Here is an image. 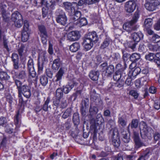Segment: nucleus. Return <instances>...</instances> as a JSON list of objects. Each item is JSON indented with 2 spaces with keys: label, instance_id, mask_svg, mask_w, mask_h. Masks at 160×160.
Listing matches in <instances>:
<instances>
[{
  "label": "nucleus",
  "instance_id": "8",
  "mask_svg": "<svg viewBox=\"0 0 160 160\" xmlns=\"http://www.w3.org/2000/svg\"><path fill=\"white\" fill-rule=\"evenodd\" d=\"M11 73L12 75V78L16 84L18 82H21L19 80L24 79L26 78L27 74L25 70H21L18 73L14 70L11 71Z\"/></svg>",
  "mask_w": 160,
  "mask_h": 160
},
{
  "label": "nucleus",
  "instance_id": "60",
  "mask_svg": "<svg viewBox=\"0 0 160 160\" xmlns=\"http://www.w3.org/2000/svg\"><path fill=\"white\" fill-rule=\"evenodd\" d=\"M156 58L154 60V62L157 64H160V52L156 54Z\"/></svg>",
  "mask_w": 160,
  "mask_h": 160
},
{
  "label": "nucleus",
  "instance_id": "41",
  "mask_svg": "<svg viewBox=\"0 0 160 160\" xmlns=\"http://www.w3.org/2000/svg\"><path fill=\"white\" fill-rule=\"evenodd\" d=\"M72 121L75 125H77L79 124L80 120L79 114L78 113H74L72 118Z\"/></svg>",
  "mask_w": 160,
  "mask_h": 160
},
{
  "label": "nucleus",
  "instance_id": "56",
  "mask_svg": "<svg viewBox=\"0 0 160 160\" xmlns=\"http://www.w3.org/2000/svg\"><path fill=\"white\" fill-rule=\"evenodd\" d=\"M149 48L150 50L153 52L157 51L159 48V47L157 45H150Z\"/></svg>",
  "mask_w": 160,
  "mask_h": 160
},
{
  "label": "nucleus",
  "instance_id": "29",
  "mask_svg": "<svg viewBox=\"0 0 160 160\" xmlns=\"http://www.w3.org/2000/svg\"><path fill=\"white\" fill-rule=\"evenodd\" d=\"M120 69L121 72V80L124 81L125 79L129 76L128 72L125 68H122Z\"/></svg>",
  "mask_w": 160,
  "mask_h": 160
},
{
  "label": "nucleus",
  "instance_id": "11",
  "mask_svg": "<svg viewBox=\"0 0 160 160\" xmlns=\"http://www.w3.org/2000/svg\"><path fill=\"white\" fill-rule=\"evenodd\" d=\"M143 35L140 31L136 32H134L132 33L131 35V38L133 41V43L130 46V48L132 50H134L136 48L137 43L141 39L143 38Z\"/></svg>",
  "mask_w": 160,
  "mask_h": 160
},
{
  "label": "nucleus",
  "instance_id": "52",
  "mask_svg": "<svg viewBox=\"0 0 160 160\" xmlns=\"http://www.w3.org/2000/svg\"><path fill=\"white\" fill-rule=\"evenodd\" d=\"M27 66L28 70L34 68L33 61L32 59L30 58L28 60Z\"/></svg>",
  "mask_w": 160,
  "mask_h": 160
},
{
  "label": "nucleus",
  "instance_id": "33",
  "mask_svg": "<svg viewBox=\"0 0 160 160\" xmlns=\"http://www.w3.org/2000/svg\"><path fill=\"white\" fill-rule=\"evenodd\" d=\"M140 54L137 53H133L129 57L130 61L132 63L136 62L140 59Z\"/></svg>",
  "mask_w": 160,
  "mask_h": 160
},
{
  "label": "nucleus",
  "instance_id": "14",
  "mask_svg": "<svg viewBox=\"0 0 160 160\" xmlns=\"http://www.w3.org/2000/svg\"><path fill=\"white\" fill-rule=\"evenodd\" d=\"M133 138L134 142L135 148L138 149L142 146H145L144 143L142 142L140 140L138 133L134 132H133Z\"/></svg>",
  "mask_w": 160,
  "mask_h": 160
},
{
  "label": "nucleus",
  "instance_id": "9",
  "mask_svg": "<svg viewBox=\"0 0 160 160\" xmlns=\"http://www.w3.org/2000/svg\"><path fill=\"white\" fill-rule=\"evenodd\" d=\"M66 70V69L64 67H61L59 69L55 75V78L54 81L53 86L51 89H55L58 87V84L57 82L59 81V84H60V81L62 80ZM58 86H60V84Z\"/></svg>",
  "mask_w": 160,
  "mask_h": 160
},
{
  "label": "nucleus",
  "instance_id": "40",
  "mask_svg": "<svg viewBox=\"0 0 160 160\" xmlns=\"http://www.w3.org/2000/svg\"><path fill=\"white\" fill-rule=\"evenodd\" d=\"M44 0H31V3L34 6L38 7L42 6Z\"/></svg>",
  "mask_w": 160,
  "mask_h": 160
},
{
  "label": "nucleus",
  "instance_id": "37",
  "mask_svg": "<svg viewBox=\"0 0 160 160\" xmlns=\"http://www.w3.org/2000/svg\"><path fill=\"white\" fill-rule=\"evenodd\" d=\"M63 95V91L62 89L60 88H58L55 92V96L56 98L58 99L62 98Z\"/></svg>",
  "mask_w": 160,
  "mask_h": 160
},
{
  "label": "nucleus",
  "instance_id": "47",
  "mask_svg": "<svg viewBox=\"0 0 160 160\" xmlns=\"http://www.w3.org/2000/svg\"><path fill=\"white\" fill-rule=\"evenodd\" d=\"M120 70V69L115 72L113 75V78L115 81H118L121 80Z\"/></svg>",
  "mask_w": 160,
  "mask_h": 160
},
{
  "label": "nucleus",
  "instance_id": "7",
  "mask_svg": "<svg viewBox=\"0 0 160 160\" xmlns=\"http://www.w3.org/2000/svg\"><path fill=\"white\" fill-rule=\"evenodd\" d=\"M48 54L46 51L42 52L39 55V58H41V60L39 61L38 63V73L40 74L42 71L43 66L47 64L48 62Z\"/></svg>",
  "mask_w": 160,
  "mask_h": 160
},
{
  "label": "nucleus",
  "instance_id": "15",
  "mask_svg": "<svg viewBox=\"0 0 160 160\" xmlns=\"http://www.w3.org/2000/svg\"><path fill=\"white\" fill-rule=\"evenodd\" d=\"M55 3L53 2L48 0L46 2V6L45 8H42V15L43 17L46 16L48 13V8H50L52 9L55 8Z\"/></svg>",
  "mask_w": 160,
  "mask_h": 160
},
{
  "label": "nucleus",
  "instance_id": "54",
  "mask_svg": "<svg viewBox=\"0 0 160 160\" xmlns=\"http://www.w3.org/2000/svg\"><path fill=\"white\" fill-rule=\"evenodd\" d=\"M107 66V63L106 62H104L101 64L99 66V68L102 72H105Z\"/></svg>",
  "mask_w": 160,
  "mask_h": 160
},
{
  "label": "nucleus",
  "instance_id": "63",
  "mask_svg": "<svg viewBox=\"0 0 160 160\" xmlns=\"http://www.w3.org/2000/svg\"><path fill=\"white\" fill-rule=\"evenodd\" d=\"M130 95L134 97V98L136 99L138 96V94L136 91L132 90L129 92Z\"/></svg>",
  "mask_w": 160,
  "mask_h": 160
},
{
  "label": "nucleus",
  "instance_id": "32",
  "mask_svg": "<svg viewBox=\"0 0 160 160\" xmlns=\"http://www.w3.org/2000/svg\"><path fill=\"white\" fill-rule=\"evenodd\" d=\"M111 42V39L109 37L106 38L101 43L100 46L101 49H104L108 47Z\"/></svg>",
  "mask_w": 160,
  "mask_h": 160
},
{
  "label": "nucleus",
  "instance_id": "27",
  "mask_svg": "<svg viewBox=\"0 0 160 160\" xmlns=\"http://www.w3.org/2000/svg\"><path fill=\"white\" fill-rule=\"evenodd\" d=\"M114 71V66L112 64H110L108 66L105 71V75L107 77H110L113 73Z\"/></svg>",
  "mask_w": 160,
  "mask_h": 160
},
{
  "label": "nucleus",
  "instance_id": "38",
  "mask_svg": "<svg viewBox=\"0 0 160 160\" xmlns=\"http://www.w3.org/2000/svg\"><path fill=\"white\" fill-rule=\"evenodd\" d=\"M40 81L41 84L44 87L48 83V78L46 76L42 75L40 77Z\"/></svg>",
  "mask_w": 160,
  "mask_h": 160
},
{
  "label": "nucleus",
  "instance_id": "58",
  "mask_svg": "<svg viewBox=\"0 0 160 160\" xmlns=\"http://www.w3.org/2000/svg\"><path fill=\"white\" fill-rule=\"evenodd\" d=\"M150 149L149 148H147L144 151L142 155L145 157L146 158H148L150 154Z\"/></svg>",
  "mask_w": 160,
  "mask_h": 160
},
{
  "label": "nucleus",
  "instance_id": "51",
  "mask_svg": "<svg viewBox=\"0 0 160 160\" xmlns=\"http://www.w3.org/2000/svg\"><path fill=\"white\" fill-rule=\"evenodd\" d=\"M138 121L137 119H132L131 123L128 126H130L132 128H136L138 127Z\"/></svg>",
  "mask_w": 160,
  "mask_h": 160
},
{
  "label": "nucleus",
  "instance_id": "2",
  "mask_svg": "<svg viewBox=\"0 0 160 160\" xmlns=\"http://www.w3.org/2000/svg\"><path fill=\"white\" fill-rule=\"evenodd\" d=\"M104 122V120L100 114L97 115L96 119L92 118L91 120L90 129V132L93 134V137L96 136L98 131V127L99 128V126L102 125Z\"/></svg>",
  "mask_w": 160,
  "mask_h": 160
},
{
  "label": "nucleus",
  "instance_id": "12",
  "mask_svg": "<svg viewBox=\"0 0 160 160\" xmlns=\"http://www.w3.org/2000/svg\"><path fill=\"white\" fill-rule=\"evenodd\" d=\"M57 22L60 25L65 26L67 23L68 19L65 12L61 10L57 15L56 17Z\"/></svg>",
  "mask_w": 160,
  "mask_h": 160
},
{
  "label": "nucleus",
  "instance_id": "24",
  "mask_svg": "<svg viewBox=\"0 0 160 160\" xmlns=\"http://www.w3.org/2000/svg\"><path fill=\"white\" fill-rule=\"evenodd\" d=\"M145 6L146 9L149 11L155 10L157 6L153 3L150 0H146Z\"/></svg>",
  "mask_w": 160,
  "mask_h": 160
},
{
  "label": "nucleus",
  "instance_id": "25",
  "mask_svg": "<svg viewBox=\"0 0 160 160\" xmlns=\"http://www.w3.org/2000/svg\"><path fill=\"white\" fill-rule=\"evenodd\" d=\"M63 5L66 10L68 12H72L73 11H74L75 6L73 5L72 3L70 2H63Z\"/></svg>",
  "mask_w": 160,
  "mask_h": 160
},
{
  "label": "nucleus",
  "instance_id": "57",
  "mask_svg": "<svg viewBox=\"0 0 160 160\" xmlns=\"http://www.w3.org/2000/svg\"><path fill=\"white\" fill-rule=\"evenodd\" d=\"M78 22L80 23V25L83 26L86 25L87 23V20L85 18H81L77 23Z\"/></svg>",
  "mask_w": 160,
  "mask_h": 160
},
{
  "label": "nucleus",
  "instance_id": "21",
  "mask_svg": "<svg viewBox=\"0 0 160 160\" xmlns=\"http://www.w3.org/2000/svg\"><path fill=\"white\" fill-rule=\"evenodd\" d=\"M97 107V106H94L91 103L89 110V116L90 118H92L98 113V110Z\"/></svg>",
  "mask_w": 160,
  "mask_h": 160
},
{
  "label": "nucleus",
  "instance_id": "6",
  "mask_svg": "<svg viewBox=\"0 0 160 160\" xmlns=\"http://www.w3.org/2000/svg\"><path fill=\"white\" fill-rule=\"evenodd\" d=\"M90 99L92 102H94L96 106L100 107L102 106L103 102L101 100L99 95L97 93L95 89H92L90 92Z\"/></svg>",
  "mask_w": 160,
  "mask_h": 160
},
{
  "label": "nucleus",
  "instance_id": "28",
  "mask_svg": "<svg viewBox=\"0 0 160 160\" xmlns=\"http://www.w3.org/2000/svg\"><path fill=\"white\" fill-rule=\"evenodd\" d=\"M74 14L71 16V19L73 22L76 21H78V20L80 19L81 17V12L78 11L76 10L75 9L74 11H73Z\"/></svg>",
  "mask_w": 160,
  "mask_h": 160
},
{
  "label": "nucleus",
  "instance_id": "59",
  "mask_svg": "<svg viewBox=\"0 0 160 160\" xmlns=\"http://www.w3.org/2000/svg\"><path fill=\"white\" fill-rule=\"evenodd\" d=\"M40 37L41 38L42 42L43 44V45H46L47 44V38L48 37V34L46 35L45 36H44L43 35H40Z\"/></svg>",
  "mask_w": 160,
  "mask_h": 160
},
{
  "label": "nucleus",
  "instance_id": "1",
  "mask_svg": "<svg viewBox=\"0 0 160 160\" xmlns=\"http://www.w3.org/2000/svg\"><path fill=\"white\" fill-rule=\"evenodd\" d=\"M98 40V37L95 32H89L86 34L84 37L83 43L85 48L88 51L93 46V43H96Z\"/></svg>",
  "mask_w": 160,
  "mask_h": 160
},
{
  "label": "nucleus",
  "instance_id": "3",
  "mask_svg": "<svg viewBox=\"0 0 160 160\" xmlns=\"http://www.w3.org/2000/svg\"><path fill=\"white\" fill-rule=\"evenodd\" d=\"M18 92V97H21L22 94L27 98H29L31 96L30 88L27 85H22V82H18L16 84Z\"/></svg>",
  "mask_w": 160,
  "mask_h": 160
},
{
  "label": "nucleus",
  "instance_id": "4",
  "mask_svg": "<svg viewBox=\"0 0 160 160\" xmlns=\"http://www.w3.org/2000/svg\"><path fill=\"white\" fill-rule=\"evenodd\" d=\"M142 128L140 130V135L142 138L145 139L147 138L150 139L154 133L153 130L150 127L148 126L144 122H142Z\"/></svg>",
  "mask_w": 160,
  "mask_h": 160
},
{
  "label": "nucleus",
  "instance_id": "13",
  "mask_svg": "<svg viewBox=\"0 0 160 160\" xmlns=\"http://www.w3.org/2000/svg\"><path fill=\"white\" fill-rule=\"evenodd\" d=\"M29 24L27 21H24L23 29L22 31V40L23 42H26L29 38Z\"/></svg>",
  "mask_w": 160,
  "mask_h": 160
},
{
  "label": "nucleus",
  "instance_id": "48",
  "mask_svg": "<svg viewBox=\"0 0 160 160\" xmlns=\"http://www.w3.org/2000/svg\"><path fill=\"white\" fill-rule=\"evenodd\" d=\"M139 12L137 11H136L134 13L132 16V19L130 21L133 22V23L136 24L139 18Z\"/></svg>",
  "mask_w": 160,
  "mask_h": 160
},
{
  "label": "nucleus",
  "instance_id": "44",
  "mask_svg": "<svg viewBox=\"0 0 160 160\" xmlns=\"http://www.w3.org/2000/svg\"><path fill=\"white\" fill-rule=\"evenodd\" d=\"M145 28H150L152 24V20L151 18H148L145 20L144 22Z\"/></svg>",
  "mask_w": 160,
  "mask_h": 160
},
{
  "label": "nucleus",
  "instance_id": "19",
  "mask_svg": "<svg viewBox=\"0 0 160 160\" xmlns=\"http://www.w3.org/2000/svg\"><path fill=\"white\" fill-rule=\"evenodd\" d=\"M77 84L74 79L70 81L66 86L63 87L62 89L63 92L65 94L68 93L75 86L77 85Z\"/></svg>",
  "mask_w": 160,
  "mask_h": 160
},
{
  "label": "nucleus",
  "instance_id": "64",
  "mask_svg": "<svg viewBox=\"0 0 160 160\" xmlns=\"http://www.w3.org/2000/svg\"><path fill=\"white\" fill-rule=\"evenodd\" d=\"M154 29L157 30H160V18L154 25Z\"/></svg>",
  "mask_w": 160,
  "mask_h": 160
},
{
  "label": "nucleus",
  "instance_id": "53",
  "mask_svg": "<svg viewBox=\"0 0 160 160\" xmlns=\"http://www.w3.org/2000/svg\"><path fill=\"white\" fill-rule=\"evenodd\" d=\"M89 99L88 98H86L82 100L81 102V107L87 108V107H88L89 104Z\"/></svg>",
  "mask_w": 160,
  "mask_h": 160
},
{
  "label": "nucleus",
  "instance_id": "43",
  "mask_svg": "<svg viewBox=\"0 0 160 160\" xmlns=\"http://www.w3.org/2000/svg\"><path fill=\"white\" fill-rule=\"evenodd\" d=\"M150 40L154 43H157L160 41V36L158 34H154L150 38Z\"/></svg>",
  "mask_w": 160,
  "mask_h": 160
},
{
  "label": "nucleus",
  "instance_id": "20",
  "mask_svg": "<svg viewBox=\"0 0 160 160\" xmlns=\"http://www.w3.org/2000/svg\"><path fill=\"white\" fill-rule=\"evenodd\" d=\"M12 60L13 63V68L18 70L19 68V58L17 54L12 53L11 56Z\"/></svg>",
  "mask_w": 160,
  "mask_h": 160
},
{
  "label": "nucleus",
  "instance_id": "46",
  "mask_svg": "<svg viewBox=\"0 0 160 160\" xmlns=\"http://www.w3.org/2000/svg\"><path fill=\"white\" fill-rule=\"evenodd\" d=\"M156 57V55L152 53H149L146 55L145 56V58L147 60L149 61H154V58Z\"/></svg>",
  "mask_w": 160,
  "mask_h": 160
},
{
  "label": "nucleus",
  "instance_id": "5",
  "mask_svg": "<svg viewBox=\"0 0 160 160\" xmlns=\"http://www.w3.org/2000/svg\"><path fill=\"white\" fill-rule=\"evenodd\" d=\"M109 134L112 138V144L116 148H118L120 144V141L118 136V133L117 128H112L109 131Z\"/></svg>",
  "mask_w": 160,
  "mask_h": 160
},
{
  "label": "nucleus",
  "instance_id": "22",
  "mask_svg": "<svg viewBox=\"0 0 160 160\" xmlns=\"http://www.w3.org/2000/svg\"><path fill=\"white\" fill-rule=\"evenodd\" d=\"M100 73L98 70H92L89 74L90 79L93 81H97L98 79Z\"/></svg>",
  "mask_w": 160,
  "mask_h": 160
},
{
  "label": "nucleus",
  "instance_id": "10",
  "mask_svg": "<svg viewBox=\"0 0 160 160\" xmlns=\"http://www.w3.org/2000/svg\"><path fill=\"white\" fill-rule=\"evenodd\" d=\"M3 1L0 0V13L2 15L3 21L7 22L9 20V17L8 16L6 13L7 9H8V8L7 6L8 3L3 2Z\"/></svg>",
  "mask_w": 160,
  "mask_h": 160
},
{
  "label": "nucleus",
  "instance_id": "18",
  "mask_svg": "<svg viewBox=\"0 0 160 160\" xmlns=\"http://www.w3.org/2000/svg\"><path fill=\"white\" fill-rule=\"evenodd\" d=\"M79 32L77 31H72L69 32L68 35V40L70 41L78 40L80 37Z\"/></svg>",
  "mask_w": 160,
  "mask_h": 160
},
{
  "label": "nucleus",
  "instance_id": "62",
  "mask_svg": "<svg viewBox=\"0 0 160 160\" xmlns=\"http://www.w3.org/2000/svg\"><path fill=\"white\" fill-rule=\"evenodd\" d=\"M154 139L155 141H157L160 140V133L156 132L153 134Z\"/></svg>",
  "mask_w": 160,
  "mask_h": 160
},
{
  "label": "nucleus",
  "instance_id": "17",
  "mask_svg": "<svg viewBox=\"0 0 160 160\" xmlns=\"http://www.w3.org/2000/svg\"><path fill=\"white\" fill-rule=\"evenodd\" d=\"M136 6V4L135 1H129L126 3L125 8L127 12L131 13L135 9Z\"/></svg>",
  "mask_w": 160,
  "mask_h": 160
},
{
  "label": "nucleus",
  "instance_id": "49",
  "mask_svg": "<svg viewBox=\"0 0 160 160\" xmlns=\"http://www.w3.org/2000/svg\"><path fill=\"white\" fill-rule=\"evenodd\" d=\"M72 3L75 4V7H77L78 9L79 8L78 6H82L84 4L85 5L88 4L87 0H79L78 3L75 2H73Z\"/></svg>",
  "mask_w": 160,
  "mask_h": 160
},
{
  "label": "nucleus",
  "instance_id": "16",
  "mask_svg": "<svg viewBox=\"0 0 160 160\" xmlns=\"http://www.w3.org/2000/svg\"><path fill=\"white\" fill-rule=\"evenodd\" d=\"M135 24L130 21L123 25V29L128 32H131L132 31L136 30L138 27V25H135Z\"/></svg>",
  "mask_w": 160,
  "mask_h": 160
},
{
  "label": "nucleus",
  "instance_id": "26",
  "mask_svg": "<svg viewBox=\"0 0 160 160\" xmlns=\"http://www.w3.org/2000/svg\"><path fill=\"white\" fill-rule=\"evenodd\" d=\"M62 62L60 59L58 58L54 59L53 62L52 66V69L53 70H58L60 65L62 64Z\"/></svg>",
  "mask_w": 160,
  "mask_h": 160
},
{
  "label": "nucleus",
  "instance_id": "36",
  "mask_svg": "<svg viewBox=\"0 0 160 160\" xmlns=\"http://www.w3.org/2000/svg\"><path fill=\"white\" fill-rule=\"evenodd\" d=\"M80 44L77 42L74 43L72 44L69 47L70 50L72 52H76L80 48Z\"/></svg>",
  "mask_w": 160,
  "mask_h": 160
},
{
  "label": "nucleus",
  "instance_id": "50",
  "mask_svg": "<svg viewBox=\"0 0 160 160\" xmlns=\"http://www.w3.org/2000/svg\"><path fill=\"white\" fill-rule=\"evenodd\" d=\"M19 111L17 112L16 115L14 118L15 124L17 128L18 127L20 123V120L19 118Z\"/></svg>",
  "mask_w": 160,
  "mask_h": 160
},
{
  "label": "nucleus",
  "instance_id": "42",
  "mask_svg": "<svg viewBox=\"0 0 160 160\" xmlns=\"http://www.w3.org/2000/svg\"><path fill=\"white\" fill-rule=\"evenodd\" d=\"M72 109L71 108H68L64 112L62 116V118L66 119L71 116V115Z\"/></svg>",
  "mask_w": 160,
  "mask_h": 160
},
{
  "label": "nucleus",
  "instance_id": "23",
  "mask_svg": "<svg viewBox=\"0 0 160 160\" xmlns=\"http://www.w3.org/2000/svg\"><path fill=\"white\" fill-rule=\"evenodd\" d=\"M127 119L125 115H121L119 114L118 117V123L119 126H121L122 127H124L127 125Z\"/></svg>",
  "mask_w": 160,
  "mask_h": 160
},
{
  "label": "nucleus",
  "instance_id": "31",
  "mask_svg": "<svg viewBox=\"0 0 160 160\" xmlns=\"http://www.w3.org/2000/svg\"><path fill=\"white\" fill-rule=\"evenodd\" d=\"M38 33L40 35L45 36V35H48V32L46 27L44 25H39L38 26Z\"/></svg>",
  "mask_w": 160,
  "mask_h": 160
},
{
  "label": "nucleus",
  "instance_id": "34",
  "mask_svg": "<svg viewBox=\"0 0 160 160\" xmlns=\"http://www.w3.org/2000/svg\"><path fill=\"white\" fill-rule=\"evenodd\" d=\"M122 141L125 143H128L130 140L129 134L127 133L126 131H123L122 132Z\"/></svg>",
  "mask_w": 160,
  "mask_h": 160
},
{
  "label": "nucleus",
  "instance_id": "30",
  "mask_svg": "<svg viewBox=\"0 0 160 160\" xmlns=\"http://www.w3.org/2000/svg\"><path fill=\"white\" fill-rule=\"evenodd\" d=\"M11 19L13 22L22 19V16L18 11H16L13 13L11 15Z\"/></svg>",
  "mask_w": 160,
  "mask_h": 160
},
{
  "label": "nucleus",
  "instance_id": "39",
  "mask_svg": "<svg viewBox=\"0 0 160 160\" xmlns=\"http://www.w3.org/2000/svg\"><path fill=\"white\" fill-rule=\"evenodd\" d=\"M50 101V98L49 97L47 98V100L45 101L44 104L42 107V109L45 112H47L48 111V108H51L50 106H48Z\"/></svg>",
  "mask_w": 160,
  "mask_h": 160
},
{
  "label": "nucleus",
  "instance_id": "55",
  "mask_svg": "<svg viewBox=\"0 0 160 160\" xmlns=\"http://www.w3.org/2000/svg\"><path fill=\"white\" fill-rule=\"evenodd\" d=\"M29 75L32 78H35L36 76V73L35 71L34 68L28 70Z\"/></svg>",
  "mask_w": 160,
  "mask_h": 160
},
{
  "label": "nucleus",
  "instance_id": "45",
  "mask_svg": "<svg viewBox=\"0 0 160 160\" xmlns=\"http://www.w3.org/2000/svg\"><path fill=\"white\" fill-rule=\"evenodd\" d=\"M7 125L8 122L6 118L4 117H0V126L7 127Z\"/></svg>",
  "mask_w": 160,
  "mask_h": 160
},
{
  "label": "nucleus",
  "instance_id": "61",
  "mask_svg": "<svg viewBox=\"0 0 160 160\" xmlns=\"http://www.w3.org/2000/svg\"><path fill=\"white\" fill-rule=\"evenodd\" d=\"M15 26L18 28H20L22 25L23 22L22 20L14 22Z\"/></svg>",
  "mask_w": 160,
  "mask_h": 160
},
{
  "label": "nucleus",
  "instance_id": "35",
  "mask_svg": "<svg viewBox=\"0 0 160 160\" xmlns=\"http://www.w3.org/2000/svg\"><path fill=\"white\" fill-rule=\"evenodd\" d=\"M10 78V76L6 72L2 71L0 69V79L2 81H7Z\"/></svg>",
  "mask_w": 160,
  "mask_h": 160
}]
</instances>
